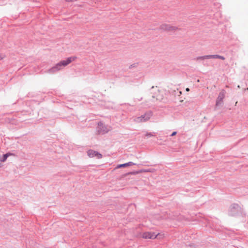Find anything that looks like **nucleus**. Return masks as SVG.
<instances>
[{"label":"nucleus","instance_id":"obj_1","mask_svg":"<svg viewBox=\"0 0 248 248\" xmlns=\"http://www.w3.org/2000/svg\"><path fill=\"white\" fill-rule=\"evenodd\" d=\"M139 235L138 236L140 238H142L144 239H154L155 238L157 239H162L163 237V234L158 233L157 234H155L154 233H139Z\"/></svg>","mask_w":248,"mask_h":248},{"label":"nucleus","instance_id":"obj_2","mask_svg":"<svg viewBox=\"0 0 248 248\" xmlns=\"http://www.w3.org/2000/svg\"><path fill=\"white\" fill-rule=\"evenodd\" d=\"M151 116L152 113L151 112H147L141 116L136 118L135 121L137 123L145 122L149 120Z\"/></svg>","mask_w":248,"mask_h":248},{"label":"nucleus","instance_id":"obj_3","mask_svg":"<svg viewBox=\"0 0 248 248\" xmlns=\"http://www.w3.org/2000/svg\"><path fill=\"white\" fill-rule=\"evenodd\" d=\"M97 129L99 134H105L107 133L110 130L109 127L101 122L98 123Z\"/></svg>","mask_w":248,"mask_h":248},{"label":"nucleus","instance_id":"obj_4","mask_svg":"<svg viewBox=\"0 0 248 248\" xmlns=\"http://www.w3.org/2000/svg\"><path fill=\"white\" fill-rule=\"evenodd\" d=\"M87 154L90 157H96L97 159H100L102 157L101 154L96 151L92 150H89L87 152Z\"/></svg>","mask_w":248,"mask_h":248},{"label":"nucleus","instance_id":"obj_5","mask_svg":"<svg viewBox=\"0 0 248 248\" xmlns=\"http://www.w3.org/2000/svg\"><path fill=\"white\" fill-rule=\"evenodd\" d=\"M76 59V58L75 57H69V58H68L65 60H63V61H62L60 62L61 65L62 66V67H64V66H66V65H67L68 64H69L72 62L75 61Z\"/></svg>","mask_w":248,"mask_h":248},{"label":"nucleus","instance_id":"obj_6","mask_svg":"<svg viewBox=\"0 0 248 248\" xmlns=\"http://www.w3.org/2000/svg\"><path fill=\"white\" fill-rule=\"evenodd\" d=\"M161 29L167 31H174L177 29L175 27L171 26L167 24L162 25L161 26Z\"/></svg>","mask_w":248,"mask_h":248},{"label":"nucleus","instance_id":"obj_7","mask_svg":"<svg viewBox=\"0 0 248 248\" xmlns=\"http://www.w3.org/2000/svg\"><path fill=\"white\" fill-rule=\"evenodd\" d=\"M225 93L226 92L224 90H222L220 92L217 100L216 104L217 105L222 102L223 99L225 97Z\"/></svg>","mask_w":248,"mask_h":248},{"label":"nucleus","instance_id":"obj_8","mask_svg":"<svg viewBox=\"0 0 248 248\" xmlns=\"http://www.w3.org/2000/svg\"><path fill=\"white\" fill-rule=\"evenodd\" d=\"M62 66L61 65L60 62H59L57 64H56L55 66L52 67L50 70L49 71L51 73H54L57 71H59L62 68Z\"/></svg>","mask_w":248,"mask_h":248},{"label":"nucleus","instance_id":"obj_9","mask_svg":"<svg viewBox=\"0 0 248 248\" xmlns=\"http://www.w3.org/2000/svg\"><path fill=\"white\" fill-rule=\"evenodd\" d=\"M133 165H134V163H133L132 162H128L126 163L119 165L118 166H117L116 168L118 169V168H122V167H128V166H132Z\"/></svg>","mask_w":248,"mask_h":248},{"label":"nucleus","instance_id":"obj_10","mask_svg":"<svg viewBox=\"0 0 248 248\" xmlns=\"http://www.w3.org/2000/svg\"><path fill=\"white\" fill-rule=\"evenodd\" d=\"M13 154L10 153H8L3 155L1 157V161L4 162L9 156L12 155Z\"/></svg>","mask_w":248,"mask_h":248},{"label":"nucleus","instance_id":"obj_11","mask_svg":"<svg viewBox=\"0 0 248 248\" xmlns=\"http://www.w3.org/2000/svg\"><path fill=\"white\" fill-rule=\"evenodd\" d=\"M212 59H220L222 60H225V58L223 56H220L218 55H212Z\"/></svg>","mask_w":248,"mask_h":248},{"label":"nucleus","instance_id":"obj_12","mask_svg":"<svg viewBox=\"0 0 248 248\" xmlns=\"http://www.w3.org/2000/svg\"><path fill=\"white\" fill-rule=\"evenodd\" d=\"M212 55H205L202 57H201L198 58V59L204 60L207 59H212Z\"/></svg>","mask_w":248,"mask_h":248},{"label":"nucleus","instance_id":"obj_13","mask_svg":"<svg viewBox=\"0 0 248 248\" xmlns=\"http://www.w3.org/2000/svg\"><path fill=\"white\" fill-rule=\"evenodd\" d=\"M156 92L159 93V91L158 90V89L157 88V87H156L155 88H154V87H153V91H152V93L155 94V93Z\"/></svg>","mask_w":248,"mask_h":248},{"label":"nucleus","instance_id":"obj_14","mask_svg":"<svg viewBox=\"0 0 248 248\" xmlns=\"http://www.w3.org/2000/svg\"><path fill=\"white\" fill-rule=\"evenodd\" d=\"M153 97L156 98V99H159V97L157 94H154V95H153Z\"/></svg>","mask_w":248,"mask_h":248},{"label":"nucleus","instance_id":"obj_15","mask_svg":"<svg viewBox=\"0 0 248 248\" xmlns=\"http://www.w3.org/2000/svg\"><path fill=\"white\" fill-rule=\"evenodd\" d=\"M176 133H177V132H175V131L173 132L171 134V136H175V135L176 134Z\"/></svg>","mask_w":248,"mask_h":248},{"label":"nucleus","instance_id":"obj_16","mask_svg":"<svg viewBox=\"0 0 248 248\" xmlns=\"http://www.w3.org/2000/svg\"><path fill=\"white\" fill-rule=\"evenodd\" d=\"M189 91V88H187L186 89V91L188 92Z\"/></svg>","mask_w":248,"mask_h":248},{"label":"nucleus","instance_id":"obj_17","mask_svg":"<svg viewBox=\"0 0 248 248\" xmlns=\"http://www.w3.org/2000/svg\"><path fill=\"white\" fill-rule=\"evenodd\" d=\"M2 58H2V57L0 55V60H1V59H2Z\"/></svg>","mask_w":248,"mask_h":248},{"label":"nucleus","instance_id":"obj_18","mask_svg":"<svg viewBox=\"0 0 248 248\" xmlns=\"http://www.w3.org/2000/svg\"><path fill=\"white\" fill-rule=\"evenodd\" d=\"M1 164L0 163V168L1 167Z\"/></svg>","mask_w":248,"mask_h":248}]
</instances>
